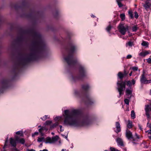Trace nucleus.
Masks as SVG:
<instances>
[{"mask_svg": "<svg viewBox=\"0 0 151 151\" xmlns=\"http://www.w3.org/2000/svg\"><path fill=\"white\" fill-rule=\"evenodd\" d=\"M132 143H133V144H134V143H135L134 142H132Z\"/></svg>", "mask_w": 151, "mask_h": 151, "instance_id": "338daca9", "label": "nucleus"}, {"mask_svg": "<svg viewBox=\"0 0 151 151\" xmlns=\"http://www.w3.org/2000/svg\"><path fill=\"white\" fill-rule=\"evenodd\" d=\"M139 126V128L141 130H142V128L141 127V125H138Z\"/></svg>", "mask_w": 151, "mask_h": 151, "instance_id": "5fc2aeb1", "label": "nucleus"}, {"mask_svg": "<svg viewBox=\"0 0 151 151\" xmlns=\"http://www.w3.org/2000/svg\"><path fill=\"white\" fill-rule=\"evenodd\" d=\"M27 151H35V150L33 149H30V150H29V149H27Z\"/></svg>", "mask_w": 151, "mask_h": 151, "instance_id": "864d4df0", "label": "nucleus"}, {"mask_svg": "<svg viewBox=\"0 0 151 151\" xmlns=\"http://www.w3.org/2000/svg\"><path fill=\"white\" fill-rule=\"evenodd\" d=\"M61 119V117L60 116H57L55 117V120L57 121H59Z\"/></svg>", "mask_w": 151, "mask_h": 151, "instance_id": "c9c22d12", "label": "nucleus"}, {"mask_svg": "<svg viewBox=\"0 0 151 151\" xmlns=\"http://www.w3.org/2000/svg\"><path fill=\"white\" fill-rule=\"evenodd\" d=\"M79 75L77 77L72 76V81H75L78 80H80L86 75V70L84 67L80 66L79 68Z\"/></svg>", "mask_w": 151, "mask_h": 151, "instance_id": "423d86ee", "label": "nucleus"}, {"mask_svg": "<svg viewBox=\"0 0 151 151\" xmlns=\"http://www.w3.org/2000/svg\"><path fill=\"white\" fill-rule=\"evenodd\" d=\"M149 137L150 139H151V135L149 136Z\"/></svg>", "mask_w": 151, "mask_h": 151, "instance_id": "052dcab7", "label": "nucleus"}, {"mask_svg": "<svg viewBox=\"0 0 151 151\" xmlns=\"http://www.w3.org/2000/svg\"><path fill=\"white\" fill-rule=\"evenodd\" d=\"M61 151H65V150H64V149H62L61 150Z\"/></svg>", "mask_w": 151, "mask_h": 151, "instance_id": "e2e57ef3", "label": "nucleus"}, {"mask_svg": "<svg viewBox=\"0 0 151 151\" xmlns=\"http://www.w3.org/2000/svg\"><path fill=\"white\" fill-rule=\"evenodd\" d=\"M118 29L121 34L124 35L126 32L128 31L129 26L127 24L120 23L119 25Z\"/></svg>", "mask_w": 151, "mask_h": 151, "instance_id": "0eeeda50", "label": "nucleus"}, {"mask_svg": "<svg viewBox=\"0 0 151 151\" xmlns=\"http://www.w3.org/2000/svg\"><path fill=\"white\" fill-rule=\"evenodd\" d=\"M59 137L58 136H56L52 138L48 137H47L45 142V143H54L56 142L58 139Z\"/></svg>", "mask_w": 151, "mask_h": 151, "instance_id": "1a4fd4ad", "label": "nucleus"}, {"mask_svg": "<svg viewBox=\"0 0 151 151\" xmlns=\"http://www.w3.org/2000/svg\"><path fill=\"white\" fill-rule=\"evenodd\" d=\"M149 43L146 41H143L141 43V45L143 46L147 47L149 45Z\"/></svg>", "mask_w": 151, "mask_h": 151, "instance_id": "4be33fe9", "label": "nucleus"}, {"mask_svg": "<svg viewBox=\"0 0 151 151\" xmlns=\"http://www.w3.org/2000/svg\"><path fill=\"white\" fill-rule=\"evenodd\" d=\"M128 14L130 18L132 19L133 18V14L131 11H129Z\"/></svg>", "mask_w": 151, "mask_h": 151, "instance_id": "c756f323", "label": "nucleus"}, {"mask_svg": "<svg viewBox=\"0 0 151 151\" xmlns=\"http://www.w3.org/2000/svg\"><path fill=\"white\" fill-rule=\"evenodd\" d=\"M150 109L151 108L150 107L149 105H147L145 106V111H149V110H150Z\"/></svg>", "mask_w": 151, "mask_h": 151, "instance_id": "72a5a7b5", "label": "nucleus"}, {"mask_svg": "<svg viewBox=\"0 0 151 151\" xmlns=\"http://www.w3.org/2000/svg\"><path fill=\"white\" fill-rule=\"evenodd\" d=\"M47 115H45L43 118H41V119L43 120H45L47 118Z\"/></svg>", "mask_w": 151, "mask_h": 151, "instance_id": "37998d69", "label": "nucleus"}, {"mask_svg": "<svg viewBox=\"0 0 151 151\" xmlns=\"http://www.w3.org/2000/svg\"><path fill=\"white\" fill-rule=\"evenodd\" d=\"M133 71H136L138 70V68L137 67H133L131 68Z\"/></svg>", "mask_w": 151, "mask_h": 151, "instance_id": "2f4dec72", "label": "nucleus"}, {"mask_svg": "<svg viewBox=\"0 0 151 151\" xmlns=\"http://www.w3.org/2000/svg\"><path fill=\"white\" fill-rule=\"evenodd\" d=\"M116 127L114 128V131L118 133L121 131V128L120 123L118 122H116L115 124Z\"/></svg>", "mask_w": 151, "mask_h": 151, "instance_id": "f8f14e48", "label": "nucleus"}, {"mask_svg": "<svg viewBox=\"0 0 151 151\" xmlns=\"http://www.w3.org/2000/svg\"><path fill=\"white\" fill-rule=\"evenodd\" d=\"M117 89L118 90L119 93V95L118 97H120L122 95L124 94V92L126 86L125 82H119V80H118V81L117 83Z\"/></svg>", "mask_w": 151, "mask_h": 151, "instance_id": "39448f33", "label": "nucleus"}, {"mask_svg": "<svg viewBox=\"0 0 151 151\" xmlns=\"http://www.w3.org/2000/svg\"><path fill=\"white\" fill-rule=\"evenodd\" d=\"M8 82V81L7 80H4L1 83V84L3 86V88H5V86L7 85Z\"/></svg>", "mask_w": 151, "mask_h": 151, "instance_id": "412c9836", "label": "nucleus"}, {"mask_svg": "<svg viewBox=\"0 0 151 151\" xmlns=\"http://www.w3.org/2000/svg\"><path fill=\"white\" fill-rule=\"evenodd\" d=\"M21 131H18L17 132H16V134H21Z\"/></svg>", "mask_w": 151, "mask_h": 151, "instance_id": "3c124183", "label": "nucleus"}, {"mask_svg": "<svg viewBox=\"0 0 151 151\" xmlns=\"http://www.w3.org/2000/svg\"><path fill=\"white\" fill-rule=\"evenodd\" d=\"M118 76L120 79L122 80L123 78L124 75L121 72H120L118 73Z\"/></svg>", "mask_w": 151, "mask_h": 151, "instance_id": "393cba45", "label": "nucleus"}, {"mask_svg": "<svg viewBox=\"0 0 151 151\" xmlns=\"http://www.w3.org/2000/svg\"><path fill=\"white\" fill-rule=\"evenodd\" d=\"M52 123V121H46L45 124L46 125H50Z\"/></svg>", "mask_w": 151, "mask_h": 151, "instance_id": "79ce46f5", "label": "nucleus"}, {"mask_svg": "<svg viewBox=\"0 0 151 151\" xmlns=\"http://www.w3.org/2000/svg\"><path fill=\"white\" fill-rule=\"evenodd\" d=\"M42 146V144L41 143L40 144L39 147H41Z\"/></svg>", "mask_w": 151, "mask_h": 151, "instance_id": "bf43d9fd", "label": "nucleus"}, {"mask_svg": "<svg viewBox=\"0 0 151 151\" xmlns=\"http://www.w3.org/2000/svg\"><path fill=\"white\" fill-rule=\"evenodd\" d=\"M51 134H52V135H54V132H52L51 133Z\"/></svg>", "mask_w": 151, "mask_h": 151, "instance_id": "680f3d73", "label": "nucleus"}, {"mask_svg": "<svg viewBox=\"0 0 151 151\" xmlns=\"http://www.w3.org/2000/svg\"><path fill=\"white\" fill-rule=\"evenodd\" d=\"M17 141L15 139H14L12 138H11L9 140V142L10 145L13 147H16V142Z\"/></svg>", "mask_w": 151, "mask_h": 151, "instance_id": "ddd939ff", "label": "nucleus"}, {"mask_svg": "<svg viewBox=\"0 0 151 151\" xmlns=\"http://www.w3.org/2000/svg\"><path fill=\"white\" fill-rule=\"evenodd\" d=\"M10 147V145L9 144L8 142V138L7 137V139L5 140L4 146L3 148H9Z\"/></svg>", "mask_w": 151, "mask_h": 151, "instance_id": "6ab92c4d", "label": "nucleus"}, {"mask_svg": "<svg viewBox=\"0 0 151 151\" xmlns=\"http://www.w3.org/2000/svg\"><path fill=\"white\" fill-rule=\"evenodd\" d=\"M47 129L45 127H42L39 129V131L42 134H44V131H45V132H46L47 130Z\"/></svg>", "mask_w": 151, "mask_h": 151, "instance_id": "f3484780", "label": "nucleus"}, {"mask_svg": "<svg viewBox=\"0 0 151 151\" xmlns=\"http://www.w3.org/2000/svg\"><path fill=\"white\" fill-rule=\"evenodd\" d=\"M134 17L135 18L137 19L138 18L139 16L137 12H134Z\"/></svg>", "mask_w": 151, "mask_h": 151, "instance_id": "ea45409f", "label": "nucleus"}, {"mask_svg": "<svg viewBox=\"0 0 151 151\" xmlns=\"http://www.w3.org/2000/svg\"><path fill=\"white\" fill-rule=\"evenodd\" d=\"M147 126L149 127L150 129H151V124L149 123V122L147 124Z\"/></svg>", "mask_w": 151, "mask_h": 151, "instance_id": "c03bdc74", "label": "nucleus"}, {"mask_svg": "<svg viewBox=\"0 0 151 151\" xmlns=\"http://www.w3.org/2000/svg\"><path fill=\"white\" fill-rule=\"evenodd\" d=\"M40 151H48L47 149H44L43 150H40Z\"/></svg>", "mask_w": 151, "mask_h": 151, "instance_id": "4d7b16f0", "label": "nucleus"}, {"mask_svg": "<svg viewBox=\"0 0 151 151\" xmlns=\"http://www.w3.org/2000/svg\"><path fill=\"white\" fill-rule=\"evenodd\" d=\"M44 138L43 137H38L37 139V141L38 142H41L44 140Z\"/></svg>", "mask_w": 151, "mask_h": 151, "instance_id": "e433bc0d", "label": "nucleus"}, {"mask_svg": "<svg viewBox=\"0 0 151 151\" xmlns=\"http://www.w3.org/2000/svg\"><path fill=\"white\" fill-rule=\"evenodd\" d=\"M145 111V114L146 115H150V114H149V111Z\"/></svg>", "mask_w": 151, "mask_h": 151, "instance_id": "de8ad7c7", "label": "nucleus"}, {"mask_svg": "<svg viewBox=\"0 0 151 151\" xmlns=\"http://www.w3.org/2000/svg\"><path fill=\"white\" fill-rule=\"evenodd\" d=\"M140 81L141 84H147L151 83V79L147 80L145 78L144 73H143L141 76Z\"/></svg>", "mask_w": 151, "mask_h": 151, "instance_id": "9d476101", "label": "nucleus"}, {"mask_svg": "<svg viewBox=\"0 0 151 151\" xmlns=\"http://www.w3.org/2000/svg\"><path fill=\"white\" fill-rule=\"evenodd\" d=\"M132 57V56L131 55H128L127 56V59H130Z\"/></svg>", "mask_w": 151, "mask_h": 151, "instance_id": "49530a36", "label": "nucleus"}, {"mask_svg": "<svg viewBox=\"0 0 151 151\" xmlns=\"http://www.w3.org/2000/svg\"><path fill=\"white\" fill-rule=\"evenodd\" d=\"M81 93H82L77 90H75L74 92V94L76 96H79Z\"/></svg>", "mask_w": 151, "mask_h": 151, "instance_id": "a878e982", "label": "nucleus"}, {"mask_svg": "<svg viewBox=\"0 0 151 151\" xmlns=\"http://www.w3.org/2000/svg\"><path fill=\"white\" fill-rule=\"evenodd\" d=\"M132 72H131L129 74V76H131L132 75Z\"/></svg>", "mask_w": 151, "mask_h": 151, "instance_id": "13d9d810", "label": "nucleus"}, {"mask_svg": "<svg viewBox=\"0 0 151 151\" xmlns=\"http://www.w3.org/2000/svg\"><path fill=\"white\" fill-rule=\"evenodd\" d=\"M89 88L88 85H84L82 86V88L85 93L84 95V99L86 103L88 104H91L93 103L92 99L90 96L86 93L87 91Z\"/></svg>", "mask_w": 151, "mask_h": 151, "instance_id": "20e7f679", "label": "nucleus"}, {"mask_svg": "<svg viewBox=\"0 0 151 151\" xmlns=\"http://www.w3.org/2000/svg\"><path fill=\"white\" fill-rule=\"evenodd\" d=\"M116 1L119 7H121L123 5L121 3V1H118L116 0Z\"/></svg>", "mask_w": 151, "mask_h": 151, "instance_id": "7c9ffc66", "label": "nucleus"}, {"mask_svg": "<svg viewBox=\"0 0 151 151\" xmlns=\"http://www.w3.org/2000/svg\"><path fill=\"white\" fill-rule=\"evenodd\" d=\"M58 124L59 123L58 122H56L54 124L51 125L50 126V128L51 129L54 128V127H56L57 126H58Z\"/></svg>", "mask_w": 151, "mask_h": 151, "instance_id": "c85d7f7f", "label": "nucleus"}, {"mask_svg": "<svg viewBox=\"0 0 151 151\" xmlns=\"http://www.w3.org/2000/svg\"><path fill=\"white\" fill-rule=\"evenodd\" d=\"M134 45L133 42H132L129 41L126 43V46L127 47L128 46L131 47Z\"/></svg>", "mask_w": 151, "mask_h": 151, "instance_id": "b1692460", "label": "nucleus"}, {"mask_svg": "<svg viewBox=\"0 0 151 151\" xmlns=\"http://www.w3.org/2000/svg\"><path fill=\"white\" fill-rule=\"evenodd\" d=\"M116 141L118 146H124L123 142L122 139L120 138H117L116 139Z\"/></svg>", "mask_w": 151, "mask_h": 151, "instance_id": "2eb2a0df", "label": "nucleus"}, {"mask_svg": "<svg viewBox=\"0 0 151 151\" xmlns=\"http://www.w3.org/2000/svg\"><path fill=\"white\" fill-rule=\"evenodd\" d=\"M110 151H120V150L112 147H110Z\"/></svg>", "mask_w": 151, "mask_h": 151, "instance_id": "f704fd0d", "label": "nucleus"}, {"mask_svg": "<svg viewBox=\"0 0 151 151\" xmlns=\"http://www.w3.org/2000/svg\"><path fill=\"white\" fill-rule=\"evenodd\" d=\"M145 9H150L151 7V1L150 0H146L145 3L143 5Z\"/></svg>", "mask_w": 151, "mask_h": 151, "instance_id": "9b49d317", "label": "nucleus"}, {"mask_svg": "<svg viewBox=\"0 0 151 151\" xmlns=\"http://www.w3.org/2000/svg\"><path fill=\"white\" fill-rule=\"evenodd\" d=\"M126 136L128 139L130 140L132 139V140L133 141H135L136 139H139L140 138L139 136L137 133H135V136L136 137L134 138V137H133L132 132L127 129L126 130Z\"/></svg>", "mask_w": 151, "mask_h": 151, "instance_id": "6e6552de", "label": "nucleus"}, {"mask_svg": "<svg viewBox=\"0 0 151 151\" xmlns=\"http://www.w3.org/2000/svg\"><path fill=\"white\" fill-rule=\"evenodd\" d=\"M150 94L151 95V90H150Z\"/></svg>", "mask_w": 151, "mask_h": 151, "instance_id": "0e129e2a", "label": "nucleus"}, {"mask_svg": "<svg viewBox=\"0 0 151 151\" xmlns=\"http://www.w3.org/2000/svg\"><path fill=\"white\" fill-rule=\"evenodd\" d=\"M135 83V81L133 79L131 81H129L127 82V85L129 87L131 86L132 85H134Z\"/></svg>", "mask_w": 151, "mask_h": 151, "instance_id": "dca6fc26", "label": "nucleus"}, {"mask_svg": "<svg viewBox=\"0 0 151 151\" xmlns=\"http://www.w3.org/2000/svg\"><path fill=\"white\" fill-rule=\"evenodd\" d=\"M108 151V150H105V151Z\"/></svg>", "mask_w": 151, "mask_h": 151, "instance_id": "774afa93", "label": "nucleus"}, {"mask_svg": "<svg viewBox=\"0 0 151 151\" xmlns=\"http://www.w3.org/2000/svg\"><path fill=\"white\" fill-rule=\"evenodd\" d=\"M16 141L19 143H20L22 144H24L25 141L24 139L23 138L19 139L18 138H16Z\"/></svg>", "mask_w": 151, "mask_h": 151, "instance_id": "a211bd4d", "label": "nucleus"}, {"mask_svg": "<svg viewBox=\"0 0 151 151\" xmlns=\"http://www.w3.org/2000/svg\"><path fill=\"white\" fill-rule=\"evenodd\" d=\"M147 116V117L148 119V120L149 122V120L151 119V116H150V114L148 115H146Z\"/></svg>", "mask_w": 151, "mask_h": 151, "instance_id": "09e8293b", "label": "nucleus"}, {"mask_svg": "<svg viewBox=\"0 0 151 151\" xmlns=\"http://www.w3.org/2000/svg\"><path fill=\"white\" fill-rule=\"evenodd\" d=\"M76 49V47L74 44H70L67 49V55H64V60L69 66L74 65L78 63V60L73 56Z\"/></svg>", "mask_w": 151, "mask_h": 151, "instance_id": "7ed1b4c3", "label": "nucleus"}, {"mask_svg": "<svg viewBox=\"0 0 151 151\" xmlns=\"http://www.w3.org/2000/svg\"><path fill=\"white\" fill-rule=\"evenodd\" d=\"M137 29V26H134L132 27V30L133 32H136Z\"/></svg>", "mask_w": 151, "mask_h": 151, "instance_id": "473e14b6", "label": "nucleus"}, {"mask_svg": "<svg viewBox=\"0 0 151 151\" xmlns=\"http://www.w3.org/2000/svg\"><path fill=\"white\" fill-rule=\"evenodd\" d=\"M126 91L127 96L130 95L131 96L132 95V91L131 90L129 89H127Z\"/></svg>", "mask_w": 151, "mask_h": 151, "instance_id": "5701e85b", "label": "nucleus"}, {"mask_svg": "<svg viewBox=\"0 0 151 151\" xmlns=\"http://www.w3.org/2000/svg\"><path fill=\"white\" fill-rule=\"evenodd\" d=\"M63 115L65 126L81 127L88 126L92 122L91 119L88 116L83 114L78 109L65 110Z\"/></svg>", "mask_w": 151, "mask_h": 151, "instance_id": "f257e3e1", "label": "nucleus"}, {"mask_svg": "<svg viewBox=\"0 0 151 151\" xmlns=\"http://www.w3.org/2000/svg\"><path fill=\"white\" fill-rule=\"evenodd\" d=\"M34 37V40L31 53L25 55L21 60L23 65L31 61L35 60L45 51V44L40 35L37 32H35Z\"/></svg>", "mask_w": 151, "mask_h": 151, "instance_id": "f03ea898", "label": "nucleus"}, {"mask_svg": "<svg viewBox=\"0 0 151 151\" xmlns=\"http://www.w3.org/2000/svg\"><path fill=\"white\" fill-rule=\"evenodd\" d=\"M111 26L110 25H109L106 28V30L107 31L109 32L110 31V30L111 28Z\"/></svg>", "mask_w": 151, "mask_h": 151, "instance_id": "4c0bfd02", "label": "nucleus"}, {"mask_svg": "<svg viewBox=\"0 0 151 151\" xmlns=\"http://www.w3.org/2000/svg\"><path fill=\"white\" fill-rule=\"evenodd\" d=\"M147 63L149 64L151 63V58H149L146 59Z\"/></svg>", "mask_w": 151, "mask_h": 151, "instance_id": "a19ab883", "label": "nucleus"}, {"mask_svg": "<svg viewBox=\"0 0 151 151\" xmlns=\"http://www.w3.org/2000/svg\"><path fill=\"white\" fill-rule=\"evenodd\" d=\"M128 124L127 125V127L129 128H131L132 127V122L131 121L129 120L128 122Z\"/></svg>", "mask_w": 151, "mask_h": 151, "instance_id": "aec40b11", "label": "nucleus"}, {"mask_svg": "<svg viewBox=\"0 0 151 151\" xmlns=\"http://www.w3.org/2000/svg\"><path fill=\"white\" fill-rule=\"evenodd\" d=\"M131 116L132 119H134L135 117V115L134 111V110H132L131 112Z\"/></svg>", "mask_w": 151, "mask_h": 151, "instance_id": "bb28decb", "label": "nucleus"}, {"mask_svg": "<svg viewBox=\"0 0 151 151\" xmlns=\"http://www.w3.org/2000/svg\"><path fill=\"white\" fill-rule=\"evenodd\" d=\"M38 132H35L33 134H32V136L33 137H34L35 135H38Z\"/></svg>", "mask_w": 151, "mask_h": 151, "instance_id": "a18cd8bd", "label": "nucleus"}, {"mask_svg": "<svg viewBox=\"0 0 151 151\" xmlns=\"http://www.w3.org/2000/svg\"><path fill=\"white\" fill-rule=\"evenodd\" d=\"M148 132L149 134H151V129H150L148 130L147 131H146V132Z\"/></svg>", "mask_w": 151, "mask_h": 151, "instance_id": "603ef678", "label": "nucleus"}, {"mask_svg": "<svg viewBox=\"0 0 151 151\" xmlns=\"http://www.w3.org/2000/svg\"><path fill=\"white\" fill-rule=\"evenodd\" d=\"M59 127L60 129V131L61 132H63L64 131V129L62 128V127L61 125H60Z\"/></svg>", "mask_w": 151, "mask_h": 151, "instance_id": "8fccbe9b", "label": "nucleus"}, {"mask_svg": "<svg viewBox=\"0 0 151 151\" xmlns=\"http://www.w3.org/2000/svg\"><path fill=\"white\" fill-rule=\"evenodd\" d=\"M120 17L122 21H123L125 19V15L124 13L121 14L120 15Z\"/></svg>", "mask_w": 151, "mask_h": 151, "instance_id": "cd10ccee", "label": "nucleus"}, {"mask_svg": "<svg viewBox=\"0 0 151 151\" xmlns=\"http://www.w3.org/2000/svg\"><path fill=\"white\" fill-rule=\"evenodd\" d=\"M124 102L125 104L127 105H129V101L127 99H125L124 100Z\"/></svg>", "mask_w": 151, "mask_h": 151, "instance_id": "58836bf2", "label": "nucleus"}, {"mask_svg": "<svg viewBox=\"0 0 151 151\" xmlns=\"http://www.w3.org/2000/svg\"><path fill=\"white\" fill-rule=\"evenodd\" d=\"M123 39H124L125 38H124V37H122Z\"/></svg>", "mask_w": 151, "mask_h": 151, "instance_id": "69168bd1", "label": "nucleus"}, {"mask_svg": "<svg viewBox=\"0 0 151 151\" xmlns=\"http://www.w3.org/2000/svg\"><path fill=\"white\" fill-rule=\"evenodd\" d=\"M91 17H92L93 18L96 17L95 16H94L93 14H91Z\"/></svg>", "mask_w": 151, "mask_h": 151, "instance_id": "6e6d98bb", "label": "nucleus"}, {"mask_svg": "<svg viewBox=\"0 0 151 151\" xmlns=\"http://www.w3.org/2000/svg\"><path fill=\"white\" fill-rule=\"evenodd\" d=\"M150 51H142L139 54V56L142 57H144L146 55L150 54Z\"/></svg>", "mask_w": 151, "mask_h": 151, "instance_id": "4468645a", "label": "nucleus"}]
</instances>
